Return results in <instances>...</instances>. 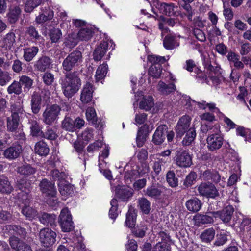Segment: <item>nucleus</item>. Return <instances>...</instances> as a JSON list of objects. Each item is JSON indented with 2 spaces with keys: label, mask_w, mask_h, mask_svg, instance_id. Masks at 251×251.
<instances>
[{
  "label": "nucleus",
  "mask_w": 251,
  "mask_h": 251,
  "mask_svg": "<svg viewBox=\"0 0 251 251\" xmlns=\"http://www.w3.org/2000/svg\"><path fill=\"white\" fill-rule=\"evenodd\" d=\"M79 74L80 72L77 71L67 73L62 80L61 89L64 95L68 99L72 98L80 88L81 83Z\"/></svg>",
  "instance_id": "1"
},
{
  "label": "nucleus",
  "mask_w": 251,
  "mask_h": 251,
  "mask_svg": "<svg viewBox=\"0 0 251 251\" xmlns=\"http://www.w3.org/2000/svg\"><path fill=\"white\" fill-rule=\"evenodd\" d=\"M20 125V116L17 111L12 112L10 116L6 118V127L8 132L14 133L16 140L24 139L25 135L22 130L19 128Z\"/></svg>",
  "instance_id": "2"
},
{
  "label": "nucleus",
  "mask_w": 251,
  "mask_h": 251,
  "mask_svg": "<svg viewBox=\"0 0 251 251\" xmlns=\"http://www.w3.org/2000/svg\"><path fill=\"white\" fill-rule=\"evenodd\" d=\"M82 55L79 50H75L68 54L62 63L63 70L67 73L77 67L82 62Z\"/></svg>",
  "instance_id": "3"
},
{
  "label": "nucleus",
  "mask_w": 251,
  "mask_h": 251,
  "mask_svg": "<svg viewBox=\"0 0 251 251\" xmlns=\"http://www.w3.org/2000/svg\"><path fill=\"white\" fill-rule=\"evenodd\" d=\"M61 107L56 104L48 105L42 114V121L46 125L50 126L55 123L61 111Z\"/></svg>",
  "instance_id": "4"
},
{
  "label": "nucleus",
  "mask_w": 251,
  "mask_h": 251,
  "mask_svg": "<svg viewBox=\"0 0 251 251\" xmlns=\"http://www.w3.org/2000/svg\"><path fill=\"white\" fill-rule=\"evenodd\" d=\"M58 223L63 232H69L74 229L72 216L68 208L62 209L59 216Z\"/></svg>",
  "instance_id": "5"
},
{
  "label": "nucleus",
  "mask_w": 251,
  "mask_h": 251,
  "mask_svg": "<svg viewBox=\"0 0 251 251\" xmlns=\"http://www.w3.org/2000/svg\"><path fill=\"white\" fill-rule=\"evenodd\" d=\"M174 161L180 167L187 168L192 164L191 156L187 151L182 149L176 151Z\"/></svg>",
  "instance_id": "6"
},
{
  "label": "nucleus",
  "mask_w": 251,
  "mask_h": 251,
  "mask_svg": "<svg viewBox=\"0 0 251 251\" xmlns=\"http://www.w3.org/2000/svg\"><path fill=\"white\" fill-rule=\"evenodd\" d=\"M40 240L44 247L52 245L56 241V234L49 228L41 229L39 233Z\"/></svg>",
  "instance_id": "7"
},
{
  "label": "nucleus",
  "mask_w": 251,
  "mask_h": 251,
  "mask_svg": "<svg viewBox=\"0 0 251 251\" xmlns=\"http://www.w3.org/2000/svg\"><path fill=\"white\" fill-rule=\"evenodd\" d=\"M207 148L212 151L220 149L224 142V138L219 133L209 135L206 139Z\"/></svg>",
  "instance_id": "8"
},
{
  "label": "nucleus",
  "mask_w": 251,
  "mask_h": 251,
  "mask_svg": "<svg viewBox=\"0 0 251 251\" xmlns=\"http://www.w3.org/2000/svg\"><path fill=\"white\" fill-rule=\"evenodd\" d=\"M9 243L12 249L16 251H32L30 245L18 236L13 235L10 237Z\"/></svg>",
  "instance_id": "9"
},
{
  "label": "nucleus",
  "mask_w": 251,
  "mask_h": 251,
  "mask_svg": "<svg viewBox=\"0 0 251 251\" xmlns=\"http://www.w3.org/2000/svg\"><path fill=\"white\" fill-rule=\"evenodd\" d=\"M22 152V146L19 144L15 143L4 150L3 155L9 160H13L19 157Z\"/></svg>",
  "instance_id": "10"
},
{
  "label": "nucleus",
  "mask_w": 251,
  "mask_h": 251,
  "mask_svg": "<svg viewBox=\"0 0 251 251\" xmlns=\"http://www.w3.org/2000/svg\"><path fill=\"white\" fill-rule=\"evenodd\" d=\"M51 59L46 55H42L34 64L33 67L35 71L43 73L52 67Z\"/></svg>",
  "instance_id": "11"
},
{
  "label": "nucleus",
  "mask_w": 251,
  "mask_h": 251,
  "mask_svg": "<svg viewBox=\"0 0 251 251\" xmlns=\"http://www.w3.org/2000/svg\"><path fill=\"white\" fill-rule=\"evenodd\" d=\"M39 187L41 192L46 196L54 197L57 194L54 183L46 178L40 181Z\"/></svg>",
  "instance_id": "12"
},
{
  "label": "nucleus",
  "mask_w": 251,
  "mask_h": 251,
  "mask_svg": "<svg viewBox=\"0 0 251 251\" xmlns=\"http://www.w3.org/2000/svg\"><path fill=\"white\" fill-rule=\"evenodd\" d=\"M191 118L188 115L182 116L178 121L176 127V137L181 138L189 129Z\"/></svg>",
  "instance_id": "13"
},
{
  "label": "nucleus",
  "mask_w": 251,
  "mask_h": 251,
  "mask_svg": "<svg viewBox=\"0 0 251 251\" xmlns=\"http://www.w3.org/2000/svg\"><path fill=\"white\" fill-rule=\"evenodd\" d=\"M86 116L88 121L91 122L92 124L97 129L100 130L103 126V122L101 119H98L96 116L95 110L93 107H88L86 112Z\"/></svg>",
  "instance_id": "14"
},
{
  "label": "nucleus",
  "mask_w": 251,
  "mask_h": 251,
  "mask_svg": "<svg viewBox=\"0 0 251 251\" xmlns=\"http://www.w3.org/2000/svg\"><path fill=\"white\" fill-rule=\"evenodd\" d=\"M167 126L165 125H160L157 128L152 140L154 144L159 145L163 143L167 133Z\"/></svg>",
  "instance_id": "15"
},
{
  "label": "nucleus",
  "mask_w": 251,
  "mask_h": 251,
  "mask_svg": "<svg viewBox=\"0 0 251 251\" xmlns=\"http://www.w3.org/2000/svg\"><path fill=\"white\" fill-rule=\"evenodd\" d=\"M30 202V198H26L25 200H23L22 203L24 206L23 207L21 212L26 219L31 220L37 216L38 212L36 209L28 205Z\"/></svg>",
  "instance_id": "16"
},
{
  "label": "nucleus",
  "mask_w": 251,
  "mask_h": 251,
  "mask_svg": "<svg viewBox=\"0 0 251 251\" xmlns=\"http://www.w3.org/2000/svg\"><path fill=\"white\" fill-rule=\"evenodd\" d=\"M133 190L125 186H117L115 188V196L122 201H126L133 195Z\"/></svg>",
  "instance_id": "17"
},
{
  "label": "nucleus",
  "mask_w": 251,
  "mask_h": 251,
  "mask_svg": "<svg viewBox=\"0 0 251 251\" xmlns=\"http://www.w3.org/2000/svg\"><path fill=\"white\" fill-rule=\"evenodd\" d=\"M234 210V208L232 206L228 205L223 209L221 212L212 211L211 213L214 216H219L224 223H228L231 219Z\"/></svg>",
  "instance_id": "18"
},
{
  "label": "nucleus",
  "mask_w": 251,
  "mask_h": 251,
  "mask_svg": "<svg viewBox=\"0 0 251 251\" xmlns=\"http://www.w3.org/2000/svg\"><path fill=\"white\" fill-rule=\"evenodd\" d=\"M164 188L160 185H152L149 186L145 191V195L154 199H159Z\"/></svg>",
  "instance_id": "19"
},
{
  "label": "nucleus",
  "mask_w": 251,
  "mask_h": 251,
  "mask_svg": "<svg viewBox=\"0 0 251 251\" xmlns=\"http://www.w3.org/2000/svg\"><path fill=\"white\" fill-rule=\"evenodd\" d=\"M5 230H8L11 235H17L21 238L25 239L26 237L27 232L26 230L19 225H7L5 226Z\"/></svg>",
  "instance_id": "20"
},
{
  "label": "nucleus",
  "mask_w": 251,
  "mask_h": 251,
  "mask_svg": "<svg viewBox=\"0 0 251 251\" xmlns=\"http://www.w3.org/2000/svg\"><path fill=\"white\" fill-rule=\"evenodd\" d=\"M93 85L90 82L84 85L81 91L80 100L83 103H88L92 100L93 93Z\"/></svg>",
  "instance_id": "21"
},
{
  "label": "nucleus",
  "mask_w": 251,
  "mask_h": 251,
  "mask_svg": "<svg viewBox=\"0 0 251 251\" xmlns=\"http://www.w3.org/2000/svg\"><path fill=\"white\" fill-rule=\"evenodd\" d=\"M42 101V97L39 93L34 91L31 97V109L34 114H37L40 112Z\"/></svg>",
  "instance_id": "22"
},
{
  "label": "nucleus",
  "mask_w": 251,
  "mask_h": 251,
  "mask_svg": "<svg viewBox=\"0 0 251 251\" xmlns=\"http://www.w3.org/2000/svg\"><path fill=\"white\" fill-rule=\"evenodd\" d=\"M39 219L40 222L44 225L51 227H54L56 226V216L54 214L43 212L39 215Z\"/></svg>",
  "instance_id": "23"
},
{
  "label": "nucleus",
  "mask_w": 251,
  "mask_h": 251,
  "mask_svg": "<svg viewBox=\"0 0 251 251\" xmlns=\"http://www.w3.org/2000/svg\"><path fill=\"white\" fill-rule=\"evenodd\" d=\"M15 34L14 32H10L7 33L0 41V47L5 50H10L15 42Z\"/></svg>",
  "instance_id": "24"
},
{
  "label": "nucleus",
  "mask_w": 251,
  "mask_h": 251,
  "mask_svg": "<svg viewBox=\"0 0 251 251\" xmlns=\"http://www.w3.org/2000/svg\"><path fill=\"white\" fill-rule=\"evenodd\" d=\"M108 43L106 41H103L95 49L93 52V57L95 61L100 60L107 51Z\"/></svg>",
  "instance_id": "25"
},
{
  "label": "nucleus",
  "mask_w": 251,
  "mask_h": 251,
  "mask_svg": "<svg viewBox=\"0 0 251 251\" xmlns=\"http://www.w3.org/2000/svg\"><path fill=\"white\" fill-rule=\"evenodd\" d=\"M59 191L62 196H72L74 193V187L66 181L59 182L58 184Z\"/></svg>",
  "instance_id": "26"
},
{
  "label": "nucleus",
  "mask_w": 251,
  "mask_h": 251,
  "mask_svg": "<svg viewBox=\"0 0 251 251\" xmlns=\"http://www.w3.org/2000/svg\"><path fill=\"white\" fill-rule=\"evenodd\" d=\"M21 12V8L18 6L9 8L6 15L8 22L11 24L17 22L19 20Z\"/></svg>",
  "instance_id": "27"
},
{
  "label": "nucleus",
  "mask_w": 251,
  "mask_h": 251,
  "mask_svg": "<svg viewBox=\"0 0 251 251\" xmlns=\"http://www.w3.org/2000/svg\"><path fill=\"white\" fill-rule=\"evenodd\" d=\"M157 87L159 93L163 95H168L174 92L176 89L174 83H170L169 84H166L162 81H160L158 82Z\"/></svg>",
  "instance_id": "28"
},
{
  "label": "nucleus",
  "mask_w": 251,
  "mask_h": 251,
  "mask_svg": "<svg viewBox=\"0 0 251 251\" xmlns=\"http://www.w3.org/2000/svg\"><path fill=\"white\" fill-rule=\"evenodd\" d=\"M13 190V188L8 179L6 176H0V192L3 194H9Z\"/></svg>",
  "instance_id": "29"
},
{
  "label": "nucleus",
  "mask_w": 251,
  "mask_h": 251,
  "mask_svg": "<svg viewBox=\"0 0 251 251\" xmlns=\"http://www.w3.org/2000/svg\"><path fill=\"white\" fill-rule=\"evenodd\" d=\"M18 174L24 176H28L34 174L36 172V169L31 165L27 163L22 165L16 168Z\"/></svg>",
  "instance_id": "30"
},
{
  "label": "nucleus",
  "mask_w": 251,
  "mask_h": 251,
  "mask_svg": "<svg viewBox=\"0 0 251 251\" xmlns=\"http://www.w3.org/2000/svg\"><path fill=\"white\" fill-rule=\"evenodd\" d=\"M39 52V48L36 46L25 48L24 49L23 58L27 62L33 60Z\"/></svg>",
  "instance_id": "31"
},
{
  "label": "nucleus",
  "mask_w": 251,
  "mask_h": 251,
  "mask_svg": "<svg viewBox=\"0 0 251 251\" xmlns=\"http://www.w3.org/2000/svg\"><path fill=\"white\" fill-rule=\"evenodd\" d=\"M136 217L137 214L135 212V210L132 207H129L126 214V225L130 228L134 227L136 224Z\"/></svg>",
  "instance_id": "32"
},
{
  "label": "nucleus",
  "mask_w": 251,
  "mask_h": 251,
  "mask_svg": "<svg viewBox=\"0 0 251 251\" xmlns=\"http://www.w3.org/2000/svg\"><path fill=\"white\" fill-rule=\"evenodd\" d=\"M35 152L40 156H47L50 151L48 145L44 141H40L36 143L35 148Z\"/></svg>",
  "instance_id": "33"
},
{
  "label": "nucleus",
  "mask_w": 251,
  "mask_h": 251,
  "mask_svg": "<svg viewBox=\"0 0 251 251\" xmlns=\"http://www.w3.org/2000/svg\"><path fill=\"white\" fill-rule=\"evenodd\" d=\"M154 104L152 97L148 96L143 97L142 100L139 102V107L140 109L148 111L150 110L151 108L153 107Z\"/></svg>",
  "instance_id": "34"
},
{
  "label": "nucleus",
  "mask_w": 251,
  "mask_h": 251,
  "mask_svg": "<svg viewBox=\"0 0 251 251\" xmlns=\"http://www.w3.org/2000/svg\"><path fill=\"white\" fill-rule=\"evenodd\" d=\"M54 16L53 11L50 9L40 14L36 17L35 21L38 24H42L44 23L51 20Z\"/></svg>",
  "instance_id": "35"
},
{
  "label": "nucleus",
  "mask_w": 251,
  "mask_h": 251,
  "mask_svg": "<svg viewBox=\"0 0 251 251\" xmlns=\"http://www.w3.org/2000/svg\"><path fill=\"white\" fill-rule=\"evenodd\" d=\"M201 205L200 201L197 198L190 199L186 202V206L187 209L194 212L198 211L200 209Z\"/></svg>",
  "instance_id": "36"
},
{
  "label": "nucleus",
  "mask_w": 251,
  "mask_h": 251,
  "mask_svg": "<svg viewBox=\"0 0 251 251\" xmlns=\"http://www.w3.org/2000/svg\"><path fill=\"white\" fill-rule=\"evenodd\" d=\"M185 69L189 71V72H192L193 70V69L195 68V71L196 73V77L197 78L203 80V72L202 71L200 70L199 68L197 67L194 61L193 60H188L186 61V65L185 67Z\"/></svg>",
  "instance_id": "37"
},
{
  "label": "nucleus",
  "mask_w": 251,
  "mask_h": 251,
  "mask_svg": "<svg viewBox=\"0 0 251 251\" xmlns=\"http://www.w3.org/2000/svg\"><path fill=\"white\" fill-rule=\"evenodd\" d=\"M148 228L144 224H140L137 225L132 230L133 235L137 238H142L145 237Z\"/></svg>",
  "instance_id": "38"
},
{
  "label": "nucleus",
  "mask_w": 251,
  "mask_h": 251,
  "mask_svg": "<svg viewBox=\"0 0 251 251\" xmlns=\"http://www.w3.org/2000/svg\"><path fill=\"white\" fill-rule=\"evenodd\" d=\"M29 123L30 124V135L33 137H41L43 131L39 124L35 120H31Z\"/></svg>",
  "instance_id": "39"
},
{
  "label": "nucleus",
  "mask_w": 251,
  "mask_h": 251,
  "mask_svg": "<svg viewBox=\"0 0 251 251\" xmlns=\"http://www.w3.org/2000/svg\"><path fill=\"white\" fill-rule=\"evenodd\" d=\"M16 188L22 192L28 194L31 188V184L30 181L26 179L22 178L17 181Z\"/></svg>",
  "instance_id": "40"
},
{
  "label": "nucleus",
  "mask_w": 251,
  "mask_h": 251,
  "mask_svg": "<svg viewBox=\"0 0 251 251\" xmlns=\"http://www.w3.org/2000/svg\"><path fill=\"white\" fill-rule=\"evenodd\" d=\"M219 195L218 191L214 184L209 183L205 184V196L215 198Z\"/></svg>",
  "instance_id": "41"
},
{
  "label": "nucleus",
  "mask_w": 251,
  "mask_h": 251,
  "mask_svg": "<svg viewBox=\"0 0 251 251\" xmlns=\"http://www.w3.org/2000/svg\"><path fill=\"white\" fill-rule=\"evenodd\" d=\"M211 180L214 183H217L221 179V176L217 171L214 169L205 171V180Z\"/></svg>",
  "instance_id": "42"
},
{
  "label": "nucleus",
  "mask_w": 251,
  "mask_h": 251,
  "mask_svg": "<svg viewBox=\"0 0 251 251\" xmlns=\"http://www.w3.org/2000/svg\"><path fill=\"white\" fill-rule=\"evenodd\" d=\"M93 33L92 28H82L77 34L78 38L82 41H87L92 37Z\"/></svg>",
  "instance_id": "43"
},
{
  "label": "nucleus",
  "mask_w": 251,
  "mask_h": 251,
  "mask_svg": "<svg viewBox=\"0 0 251 251\" xmlns=\"http://www.w3.org/2000/svg\"><path fill=\"white\" fill-rule=\"evenodd\" d=\"M74 125V120L70 117L66 116L61 122V127L65 130L73 132L75 130Z\"/></svg>",
  "instance_id": "44"
},
{
  "label": "nucleus",
  "mask_w": 251,
  "mask_h": 251,
  "mask_svg": "<svg viewBox=\"0 0 251 251\" xmlns=\"http://www.w3.org/2000/svg\"><path fill=\"white\" fill-rule=\"evenodd\" d=\"M139 176V172L137 170L132 169L125 173L124 178L126 183L130 184Z\"/></svg>",
  "instance_id": "45"
},
{
  "label": "nucleus",
  "mask_w": 251,
  "mask_h": 251,
  "mask_svg": "<svg viewBox=\"0 0 251 251\" xmlns=\"http://www.w3.org/2000/svg\"><path fill=\"white\" fill-rule=\"evenodd\" d=\"M7 91L9 94H14L19 95L22 92L21 84L19 81L14 80L8 87Z\"/></svg>",
  "instance_id": "46"
},
{
  "label": "nucleus",
  "mask_w": 251,
  "mask_h": 251,
  "mask_svg": "<svg viewBox=\"0 0 251 251\" xmlns=\"http://www.w3.org/2000/svg\"><path fill=\"white\" fill-rule=\"evenodd\" d=\"M138 205L144 214H148L151 210V203L147 199L141 198L138 199Z\"/></svg>",
  "instance_id": "47"
},
{
  "label": "nucleus",
  "mask_w": 251,
  "mask_h": 251,
  "mask_svg": "<svg viewBox=\"0 0 251 251\" xmlns=\"http://www.w3.org/2000/svg\"><path fill=\"white\" fill-rule=\"evenodd\" d=\"M144 128L145 126L140 127L137 132L136 142L137 145L139 147H142L146 140L147 133Z\"/></svg>",
  "instance_id": "48"
},
{
  "label": "nucleus",
  "mask_w": 251,
  "mask_h": 251,
  "mask_svg": "<svg viewBox=\"0 0 251 251\" xmlns=\"http://www.w3.org/2000/svg\"><path fill=\"white\" fill-rule=\"evenodd\" d=\"M108 69V65L106 63H103L98 67L95 75L96 79L97 81L100 80L105 77Z\"/></svg>",
  "instance_id": "49"
},
{
  "label": "nucleus",
  "mask_w": 251,
  "mask_h": 251,
  "mask_svg": "<svg viewBox=\"0 0 251 251\" xmlns=\"http://www.w3.org/2000/svg\"><path fill=\"white\" fill-rule=\"evenodd\" d=\"M158 9L163 14L166 15L170 16L174 14V10L173 4L161 3L158 4Z\"/></svg>",
  "instance_id": "50"
},
{
  "label": "nucleus",
  "mask_w": 251,
  "mask_h": 251,
  "mask_svg": "<svg viewBox=\"0 0 251 251\" xmlns=\"http://www.w3.org/2000/svg\"><path fill=\"white\" fill-rule=\"evenodd\" d=\"M42 0H27L25 5L24 11L31 13L35 8L42 3Z\"/></svg>",
  "instance_id": "51"
},
{
  "label": "nucleus",
  "mask_w": 251,
  "mask_h": 251,
  "mask_svg": "<svg viewBox=\"0 0 251 251\" xmlns=\"http://www.w3.org/2000/svg\"><path fill=\"white\" fill-rule=\"evenodd\" d=\"M186 133L185 137L182 141V144L183 146H189L195 138L196 134L194 129H189Z\"/></svg>",
  "instance_id": "52"
},
{
  "label": "nucleus",
  "mask_w": 251,
  "mask_h": 251,
  "mask_svg": "<svg viewBox=\"0 0 251 251\" xmlns=\"http://www.w3.org/2000/svg\"><path fill=\"white\" fill-rule=\"evenodd\" d=\"M162 72V67L159 64H152L149 68V75L154 77H160Z\"/></svg>",
  "instance_id": "53"
},
{
  "label": "nucleus",
  "mask_w": 251,
  "mask_h": 251,
  "mask_svg": "<svg viewBox=\"0 0 251 251\" xmlns=\"http://www.w3.org/2000/svg\"><path fill=\"white\" fill-rule=\"evenodd\" d=\"M166 180L168 184L172 187L178 186V179L173 171H169L166 175Z\"/></svg>",
  "instance_id": "54"
},
{
  "label": "nucleus",
  "mask_w": 251,
  "mask_h": 251,
  "mask_svg": "<svg viewBox=\"0 0 251 251\" xmlns=\"http://www.w3.org/2000/svg\"><path fill=\"white\" fill-rule=\"evenodd\" d=\"M19 82L21 85H24L25 90L26 89L27 90L30 89L33 84V80L29 76L25 75L19 77Z\"/></svg>",
  "instance_id": "55"
},
{
  "label": "nucleus",
  "mask_w": 251,
  "mask_h": 251,
  "mask_svg": "<svg viewBox=\"0 0 251 251\" xmlns=\"http://www.w3.org/2000/svg\"><path fill=\"white\" fill-rule=\"evenodd\" d=\"M50 175L54 180H58L59 182L66 181L68 175L64 172H60L58 170L55 169L50 172Z\"/></svg>",
  "instance_id": "56"
},
{
  "label": "nucleus",
  "mask_w": 251,
  "mask_h": 251,
  "mask_svg": "<svg viewBox=\"0 0 251 251\" xmlns=\"http://www.w3.org/2000/svg\"><path fill=\"white\" fill-rule=\"evenodd\" d=\"M197 177L196 173L191 171L186 177L184 180L183 185L185 188H188L191 186L195 181Z\"/></svg>",
  "instance_id": "57"
},
{
  "label": "nucleus",
  "mask_w": 251,
  "mask_h": 251,
  "mask_svg": "<svg viewBox=\"0 0 251 251\" xmlns=\"http://www.w3.org/2000/svg\"><path fill=\"white\" fill-rule=\"evenodd\" d=\"M11 80L9 73L0 68V86H4Z\"/></svg>",
  "instance_id": "58"
},
{
  "label": "nucleus",
  "mask_w": 251,
  "mask_h": 251,
  "mask_svg": "<svg viewBox=\"0 0 251 251\" xmlns=\"http://www.w3.org/2000/svg\"><path fill=\"white\" fill-rule=\"evenodd\" d=\"M57 136V134L51 127H47L46 131L42 132L41 137L50 140H53L56 139Z\"/></svg>",
  "instance_id": "59"
},
{
  "label": "nucleus",
  "mask_w": 251,
  "mask_h": 251,
  "mask_svg": "<svg viewBox=\"0 0 251 251\" xmlns=\"http://www.w3.org/2000/svg\"><path fill=\"white\" fill-rule=\"evenodd\" d=\"M164 47L168 50H172L175 47V37L171 35H166L163 40Z\"/></svg>",
  "instance_id": "60"
},
{
  "label": "nucleus",
  "mask_w": 251,
  "mask_h": 251,
  "mask_svg": "<svg viewBox=\"0 0 251 251\" xmlns=\"http://www.w3.org/2000/svg\"><path fill=\"white\" fill-rule=\"evenodd\" d=\"M111 207L109 210V216L112 219H115L118 215V201L116 199L113 198L110 202Z\"/></svg>",
  "instance_id": "61"
},
{
  "label": "nucleus",
  "mask_w": 251,
  "mask_h": 251,
  "mask_svg": "<svg viewBox=\"0 0 251 251\" xmlns=\"http://www.w3.org/2000/svg\"><path fill=\"white\" fill-rule=\"evenodd\" d=\"M26 33L29 36L31 39L39 40L41 37L38 32L33 25H30L26 28Z\"/></svg>",
  "instance_id": "62"
},
{
  "label": "nucleus",
  "mask_w": 251,
  "mask_h": 251,
  "mask_svg": "<svg viewBox=\"0 0 251 251\" xmlns=\"http://www.w3.org/2000/svg\"><path fill=\"white\" fill-rule=\"evenodd\" d=\"M61 36L62 32L59 28H53L50 30V37L52 42H57Z\"/></svg>",
  "instance_id": "63"
},
{
  "label": "nucleus",
  "mask_w": 251,
  "mask_h": 251,
  "mask_svg": "<svg viewBox=\"0 0 251 251\" xmlns=\"http://www.w3.org/2000/svg\"><path fill=\"white\" fill-rule=\"evenodd\" d=\"M241 49L240 53L241 55H245L248 54L251 50V44L247 41H240Z\"/></svg>",
  "instance_id": "64"
}]
</instances>
